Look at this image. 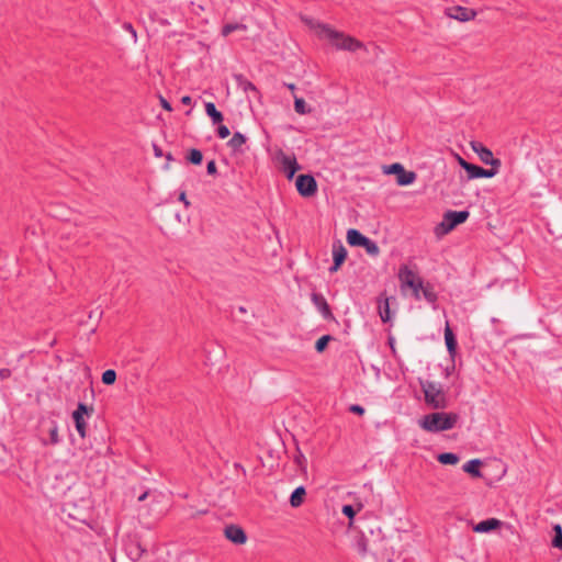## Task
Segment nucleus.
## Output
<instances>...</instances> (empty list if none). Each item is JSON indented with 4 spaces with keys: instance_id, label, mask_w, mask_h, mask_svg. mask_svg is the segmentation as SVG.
<instances>
[{
    "instance_id": "obj_7",
    "label": "nucleus",
    "mask_w": 562,
    "mask_h": 562,
    "mask_svg": "<svg viewBox=\"0 0 562 562\" xmlns=\"http://www.w3.org/2000/svg\"><path fill=\"white\" fill-rule=\"evenodd\" d=\"M297 192L304 196H313L317 192V182L312 175H299L295 180Z\"/></svg>"
},
{
    "instance_id": "obj_22",
    "label": "nucleus",
    "mask_w": 562,
    "mask_h": 562,
    "mask_svg": "<svg viewBox=\"0 0 562 562\" xmlns=\"http://www.w3.org/2000/svg\"><path fill=\"white\" fill-rule=\"evenodd\" d=\"M247 138L244 134L236 132L233 137L227 142V146L233 151H240L241 146L246 143Z\"/></svg>"
},
{
    "instance_id": "obj_40",
    "label": "nucleus",
    "mask_w": 562,
    "mask_h": 562,
    "mask_svg": "<svg viewBox=\"0 0 562 562\" xmlns=\"http://www.w3.org/2000/svg\"><path fill=\"white\" fill-rule=\"evenodd\" d=\"M11 376V370L8 368L0 369V379L5 380Z\"/></svg>"
},
{
    "instance_id": "obj_23",
    "label": "nucleus",
    "mask_w": 562,
    "mask_h": 562,
    "mask_svg": "<svg viewBox=\"0 0 562 562\" xmlns=\"http://www.w3.org/2000/svg\"><path fill=\"white\" fill-rule=\"evenodd\" d=\"M420 291L423 292V296L425 297V300L427 302H429L431 304L436 303L438 296H437V293L435 292L434 286L431 284L423 283V288H420Z\"/></svg>"
},
{
    "instance_id": "obj_20",
    "label": "nucleus",
    "mask_w": 562,
    "mask_h": 562,
    "mask_svg": "<svg viewBox=\"0 0 562 562\" xmlns=\"http://www.w3.org/2000/svg\"><path fill=\"white\" fill-rule=\"evenodd\" d=\"M305 495L306 491L304 486L296 487L290 496V505L294 508L300 507L304 502Z\"/></svg>"
},
{
    "instance_id": "obj_10",
    "label": "nucleus",
    "mask_w": 562,
    "mask_h": 562,
    "mask_svg": "<svg viewBox=\"0 0 562 562\" xmlns=\"http://www.w3.org/2000/svg\"><path fill=\"white\" fill-rule=\"evenodd\" d=\"M278 159L283 167V171L289 180H291L295 172L301 169L295 155H286L282 150L278 154Z\"/></svg>"
},
{
    "instance_id": "obj_46",
    "label": "nucleus",
    "mask_w": 562,
    "mask_h": 562,
    "mask_svg": "<svg viewBox=\"0 0 562 562\" xmlns=\"http://www.w3.org/2000/svg\"><path fill=\"white\" fill-rule=\"evenodd\" d=\"M149 495V491H145L142 495L138 496L139 502H144Z\"/></svg>"
},
{
    "instance_id": "obj_37",
    "label": "nucleus",
    "mask_w": 562,
    "mask_h": 562,
    "mask_svg": "<svg viewBox=\"0 0 562 562\" xmlns=\"http://www.w3.org/2000/svg\"><path fill=\"white\" fill-rule=\"evenodd\" d=\"M231 134L229 128L226 125H218L217 135L220 138H226Z\"/></svg>"
},
{
    "instance_id": "obj_12",
    "label": "nucleus",
    "mask_w": 562,
    "mask_h": 562,
    "mask_svg": "<svg viewBox=\"0 0 562 562\" xmlns=\"http://www.w3.org/2000/svg\"><path fill=\"white\" fill-rule=\"evenodd\" d=\"M447 15L451 19L467 22L473 20L476 16V12L470 8L456 5L447 9Z\"/></svg>"
},
{
    "instance_id": "obj_9",
    "label": "nucleus",
    "mask_w": 562,
    "mask_h": 562,
    "mask_svg": "<svg viewBox=\"0 0 562 562\" xmlns=\"http://www.w3.org/2000/svg\"><path fill=\"white\" fill-rule=\"evenodd\" d=\"M386 173H394L397 176V183L400 186H408L413 183L416 179V173L413 171H406L404 167L398 164H392L389 166V168L385 170Z\"/></svg>"
},
{
    "instance_id": "obj_30",
    "label": "nucleus",
    "mask_w": 562,
    "mask_h": 562,
    "mask_svg": "<svg viewBox=\"0 0 562 562\" xmlns=\"http://www.w3.org/2000/svg\"><path fill=\"white\" fill-rule=\"evenodd\" d=\"M554 537L552 539V546L562 550V527L560 525L553 526Z\"/></svg>"
},
{
    "instance_id": "obj_28",
    "label": "nucleus",
    "mask_w": 562,
    "mask_h": 562,
    "mask_svg": "<svg viewBox=\"0 0 562 562\" xmlns=\"http://www.w3.org/2000/svg\"><path fill=\"white\" fill-rule=\"evenodd\" d=\"M334 340V337L330 335H324L317 339L315 342V350L319 353L324 352L327 348L329 341Z\"/></svg>"
},
{
    "instance_id": "obj_41",
    "label": "nucleus",
    "mask_w": 562,
    "mask_h": 562,
    "mask_svg": "<svg viewBox=\"0 0 562 562\" xmlns=\"http://www.w3.org/2000/svg\"><path fill=\"white\" fill-rule=\"evenodd\" d=\"M160 105L166 110V111H172V106L171 104L162 97H160Z\"/></svg>"
},
{
    "instance_id": "obj_8",
    "label": "nucleus",
    "mask_w": 562,
    "mask_h": 562,
    "mask_svg": "<svg viewBox=\"0 0 562 562\" xmlns=\"http://www.w3.org/2000/svg\"><path fill=\"white\" fill-rule=\"evenodd\" d=\"M471 148L474 153H476L482 162L485 165H490L493 169L498 170L502 166V161L498 158H494L491 149L485 147L480 142H471Z\"/></svg>"
},
{
    "instance_id": "obj_33",
    "label": "nucleus",
    "mask_w": 562,
    "mask_h": 562,
    "mask_svg": "<svg viewBox=\"0 0 562 562\" xmlns=\"http://www.w3.org/2000/svg\"><path fill=\"white\" fill-rule=\"evenodd\" d=\"M379 313H380V317L383 323H386L390 321L391 316H390V306H389L387 300L384 301L383 305L379 306Z\"/></svg>"
},
{
    "instance_id": "obj_13",
    "label": "nucleus",
    "mask_w": 562,
    "mask_h": 562,
    "mask_svg": "<svg viewBox=\"0 0 562 562\" xmlns=\"http://www.w3.org/2000/svg\"><path fill=\"white\" fill-rule=\"evenodd\" d=\"M347 258V250L340 241L333 245V260L334 263L329 268L330 272L337 271Z\"/></svg>"
},
{
    "instance_id": "obj_43",
    "label": "nucleus",
    "mask_w": 562,
    "mask_h": 562,
    "mask_svg": "<svg viewBox=\"0 0 562 562\" xmlns=\"http://www.w3.org/2000/svg\"><path fill=\"white\" fill-rule=\"evenodd\" d=\"M181 103L184 104V105H191L192 103V99L190 95H183L181 98Z\"/></svg>"
},
{
    "instance_id": "obj_39",
    "label": "nucleus",
    "mask_w": 562,
    "mask_h": 562,
    "mask_svg": "<svg viewBox=\"0 0 562 562\" xmlns=\"http://www.w3.org/2000/svg\"><path fill=\"white\" fill-rule=\"evenodd\" d=\"M206 171L209 175L214 176L217 172V167L214 160L207 162Z\"/></svg>"
},
{
    "instance_id": "obj_25",
    "label": "nucleus",
    "mask_w": 562,
    "mask_h": 562,
    "mask_svg": "<svg viewBox=\"0 0 562 562\" xmlns=\"http://www.w3.org/2000/svg\"><path fill=\"white\" fill-rule=\"evenodd\" d=\"M247 25L243 23H227L222 27V35L228 36L234 31H246Z\"/></svg>"
},
{
    "instance_id": "obj_36",
    "label": "nucleus",
    "mask_w": 562,
    "mask_h": 562,
    "mask_svg": "<svg viewBox=\"0 0 562 562\" xmlns=\"http://www.w3.org/2000/svg\"><path fill=\"white\" fill-rule=\"evenodd\" d=\"M49 440L52 445H57L59 442L58 427L56 424H54L49 429Z\"/></svg>"
},
{
    "instance_id": "obj_45",
    "label": "nucleus",
    "mask_w": 562,
    "mask_h": 562,
    "mask_svg": "<svg viewBox=\"0 0 562 562\" xmlns=\"http://www.w3.org/2000/svg\"><path fill=\"white\" fill-rule=\"evenodd\" d=\"M154 153H155L156 157H161L164 155L162 149L160 147H158L157 145H154Z\"/></svg>"
},
{
    "instance_id": "obj_27",
    "label": "nucleus",
    "mask_w": 562,
    "mask_h": 562,
    "mask_svg": "<svg viewBox=\"0 0 562 562\" xmlns=\"http://www.w3.org/2000/svg\"><path fill=\"white\" fill-rule=\"evenodd\" d=\"M187 159L192 165H200L203 160V155L201 150L192 148L189 150Z\"/></svg>"
},
{
    "instance_id": "obj_29",
    "label": "nucleus",
    "mask_w": 562,
    "mask_h": 562,
    "mask_svg": "<svg viewBox=\"0 0 562 562\" xmlns=\"http://www.w3.org/2000/svg\"><path fill=\"white\" fill-rule=\"evenodd\" d=\"M366 251L371 255V256H378L380 254V248L379 246L376 245L375 241L371 240L370 238L367 237V239L364 240V244H362V246Z\"/></svg>"
},
{
    "instance_id": "obj_11",
    "label": "nucleus",
    "mask_w": 562,
    "mask_h": 562,
    "mask_svg": "<svg viewBox=\"0 0 562 562\" xmlns=\"http://www.w3.org/2000/svg\"><path fill=\"white\" fill-rule=\"evenodd\" d=\"M224 536L234 544H245L247 541V535L245 530L238 525H228L224 528Z\"/></svg>"
},
{
    "instance_id": "obj_35",
    "label": "nucleus",
    "mask_w": 562,
    "mask_h": 562,
    "mask_svg": "<svg viewBox=\"0 0 562 562\" xmlns=\"http://www.w3.org/2000/svg\"><path fill=\"white\" fill-rule=\"evenodd\" d=\"M83 417V415L90 416L93 413V407L88 406L85 403H79L77 409L72 414H78Z\"/></svg>"
},
{
    "instance_id": "obj_19",
    "label": "nucleus",
    "mask_w": 562,
    "mask_h": 562,
    "mask_svg": "<svg viewBox=\"0 0 562 562\" xmlns=\"http://www.w3.org/2000/svg\"><path fill=\"white\" fill-rule=\"evenodd\" d=\"M445 341H446L448 352L450 353V356H453L457 351L458 344H457L456 336H454L452 329L449 327V325H447L445 328Z\"/></svg>"
},
{
    "instance_id": "obj_47",
    "label": "nucleus",
    "mask_w": 562,
    "mask_h": 562,
    "mask_svg": "<svg viewBox=\"0 0 562 562\" xmlns=\"http://www.w3.org/2000/svg\"><path fill=\"white\" fill-rule=\"evenodd\" d=\"M284 86L292 92L294 93L296 87L294 83H284Z\"/></svg>"
},
{
    "instance_id": "obj_49",
    "label": "nucleus",
    "mask_w": 562,
    "mask_h": 562,
    "mask_svg": "<svg viewBox=\"0 0 562 562\" xmlns=\"http://www.w3.org/2000/svg\"><path fill=\"white\" fill-rule=\"evenodd\" d=\"M166 158H167V160H168V161L172 160V155H171V153H168V154L166 155Z\"/></svg>"
},
{
    "instance_id": "obj_50",
    "label": "nucleus",
    "mask_w": 562,
    "mask_h": 562,
    "mask_svg": "<svg viewBox=\"0 0 562 562\" xmlns=\"http://www.w3.org/2000/svg\"><path fill=\"white\" fill-rule=\"evenodd\" d=\"M55 341H56V340L54 339V340L49 344V346H50V347H53V346H54V344H55Z\"/></svg>"
},
{
    "instance_id": "obj_21",
    "label": "nucleus",
    "mask_w": 562,
    "mask_h": 562,
    "mask_svg": "<svg viewBox=\"0 0 562 562\" xmlns=\"http://www.w3.org/2000/svg\"><path fill=\"white\" fill-rule=\"evenodd\" d=\"M205 112L211 117L213 124H220L224 120L222 112H220L213 102L205 103Z\"/></svg>"
},
{
    "instance_id": "obj_1",
    "label": "nucleus",
    "mask_w": 562,
    "mask_h": 562,
    "mask_svg": "<svg viewBox=\"0 0 562 562\" xmlns=\"http://www.w3.org/2000/svg\"><path fill=\"white\" fill-rule=\"evenodd\" d=\"M458 420L459 415L456 413L436 412L423 416L418 425L428 432H440L452 429Z\"/></svg>"
},
{
    "instance_id": "obj_2",
    "label": "nucleus",
    "mask_w": 562,
    "mask_h": 562,
    "mask_svg": "<svg viewBox=\"0 0 562 562\" xmlns=\"http://www.w3.org/2000/svg\"><path fill=\"white\" fill-rule=\"evenodd\" d=\"M319 36L327 38L337 49L356 52L363 47V44L357 38L346 35L342 32L333 30L330 26L317 23L315 26Z\"/></svg>"
},
{
    "instance_id": "obj_26",
    "label": "nucleus",
    "mask_w": 562,
    "mask_h": 562,
    "mask_svg": "<svg viewBox=\"0 0 562 562\" xmlns=\"http://www.w3.org/2000/svg\"><path fill=\"white\" fill-rule=\"evenodd\" d=\"M438 461L441 464H457L459 462V457L452 452H443L438 456Z\"/></svg>"
},
{
    "instance_id": "obj_5",
    "label": "nucleus",
    "mask_w": 562,
    "mask_h": 562,
    "mask_svg": "<svg viewBox=\"0 0 562 562\" xmlns=\"http://www.w3.org/2000/svg\"><path fill=\"white\" fill-rule=\"evenodd\" d=\"M469 216V211H447L439 227L442 228L443 233H449L458 225L464 223Z\"/></svg>"
},
{
    "instance_id": "obj_4",
    "label": "nucleus",
    "mask_w": 562,
    "mask_h": 562,
    "mask_svg": "<svg viewBox=\"0 0 562 562\" xmlns=\"http://www.w3.org/2000/svg\"><path fill=\"white\" fill-rule=\"evenodd\" d=\"M398 279L402 286H408L413 290V295L416 300H420V288H423V280L412 271L407 266H403L398 271Z\"/></svg>"
},
{
    "instance_id": "obj_3",
    "label": "nucleus",
    "mask_w": 562,
    "mask_h": 562,
    "mask_svg": "<svg viewBox=\"0 0 562 562\" xmlns=\"http://www.w3.org/2000/svg\"><path fill=\"white\" fill-rule=\"evenodd\" d=\"M425 395V403L432 409H445L448 401L439 383L432 381L420 382Z\"/></svg>"
},
{
    "instance_id": "obj_16",
    "label": "nucleus",
    "mask_w": 562,
    "mask_h": 562,
    "mask_svg": "<svg viewBox=\"0 0 562 562\" xmlns=\"http://www.w3.org/2000/svg\"><path fill=\"white\" fill-rule=\"evenodd\" d=\"M502 521L497 518H488L486 520H482L479 524L473 526V531L477 533H484L493 531L502 526Z\"/></svg>"
},
{
    "instance_id": "obj_34",
    "label": "nucleus",
    "mask_w": 562,
    "mask_h": 562,
    "mask_svg": "<svg viewBox=\"0 0 562 562\" xmlns=\"http://www.w3.org/2000/svg\"><path fill=\"white\" fill-rule=\"evenodd\" d=\"M362 504L357 505V509L352 505H344L342 506V514L347 516L349 519H352L357 512L361 510Z\"/></svg>"
},
{
    "instance_id": "obj_32",
    "label": "nucleus",
    "mask_w": 562,
    "mask_h": 562,
    "mask_svg": "<svg viewBox=\"0 0 562 562\" xmlns=\"http://www.w3.org/2000/svg\"><path fill=\"white\" fill-rule=\"evenodd\" d=\"M101 380L105 385H112L116 381V372L112 369H108L102 373Z\"/></svg>"
},
{
    "instance_id": "obj_31",
    "label": "nucleus",
    "mask_w": 562,
    "mask_h": 562,
    "mask_svg": "<svg viewBox=\"0 0 562 562\" xmlns=\"http://www.w3.org/2000/svg\"><path fill=\"white\" fill-rule=\"evenodd\" d=\"M294 110L299 114H306L311 112V109H307L306 102L302 98H297L294 95Z\"/></svg>"
},
{
    "instance_id": "obj_18",
    "label": "nucleus",
    "mask_w": 562,
    "mask_h": 562,
    "mask_svg": "<svg viewBox=\"0 0 562 562\" xmlns=\"http://www.w3.org/2000/svg\"><path fill=\"white\" fill-rule=\"evenodd\" d=\"M367 239V236L361 234L358 229L350 228L347 232V241L350 246H358L361 247L362 244H364V240Z\"/></svg>"
},
{
    "instance_id": "obj_44",
    "label": "nucleus",
    "mask_w": 562,
    "mask_h": 562,
    "mask_svg": "<svg viewBox=\"0 0 562 562\" xmlns=\"http://www.w3.org/2000/svg\"><path fill=\"white\" fill-rule=\"evenodd\" d=\"M358 547H359V552L361 554H366V552H367V544H366V542L364 541H360L358 543Z\"/></svg>"
},
{
    "instance_id": "obj_6",
    "label": "nucleus",
    "mask_w": 562,
    "mask_h": 562,
    "mask_svg": "<svg viewBox=\"0 0 562 562\" xmlns=\"http://www.w3.org/2000/svg\"><path fill=\"white\" fill-rule=\"evenodd\" d=\"M459 165L467 171L468 179H476V178H492L494 177L498 170L496 169H485L481 166L471 164L464 160L462 157H458Z\"/></svg>"
},
{
    "instance_id": "obj_17",
    "label": "nucleus",
    "mask_w": 562,
    "mask_h": 562,
    "mask_svg": "<svg viewBox=\"0 0 562 562\" xmlns=\"http://www.w3.org/2000/svg\"><path fill=\"white\" fill-rule=\"evenodd\" d=\"M481 465L482 461L480 459H472L464 463L462 469L473 477H482V472L480 471Z\"/></svg>"
},
{
    "instance_id": "obj_15",
    "label": "nucleus",
    "mask_w": 562,
    "mask_h": 562,
    "mask_svg": "<svg viewBox=\"0 0 562 562\" xmlns=\"http://www.w3.org/2000/svg\"><path fill=\"white\" fill-rule=\"evenodd\" d=\"M235 82L239 89H241L245 93L252 92L255 97L259 98L260 92L257 87L249 81L244 75L236 74L234 75Z\"/></svg>"
},
{
    "instance_id": "obj_24",
    "label": "nucleus",
    "mask_w": 562,
    "mask_h": 562,
    "mask_svg": "<svg viewBox=\"0 0 562 562\" xmlns=\"http://www.w3.org/2000/svg\"><path fill=\"white\" fill-rule=\"evenodd\" d=\"M72 418L75 422L76 429L81 438L86 437L87 423L82 416L78 414H72Z\"/></svg>"
},
{
    "instance_id": "obj_14",
    "label": "nucleus",
    "mask_w": 562,
    "mask_h": 562,
    "mask_svg": "<svg viewBox=\"0 0 562 562\" xmlns=\"http://www.w3.org/2000/svg\"><path fill=\"white\" fill-rule=\"evenodd\" d=\"M312 302L316 306V308L319 311L322 316L327 321H334V314L331 313V310L326 301V299L319 294V293H313L312 294Z\"/></svg>"
},
{
    "instance_id": "obj_42",
    "label": "nucleus",
    "mask_w": 562,
    "mask_h": 562,
    "mask_svg": "<svg viewBox=\"0 0 562 562\" xmlns=\"http://www.w3.org/2000/svg\"><path fill=\"white\" fill-rule=\"evenodd\" d=\"M179 200L181 202H183V204L186 205V207H188L190 205V202L187 200V195H186V192H181L180 195H179Z\"/></svg>"
},
{
    "instance_id": "obj_38",
    "label": "nucleus",
    "mask_w": 562,
    "mask_h": 562,
    "mask_svg": "<svg viewBox=\"0 0 562 562\" xmlns=\"http://www.w3.org/2000/svg\"><path fill=\"white\" fill-rule=\"evenodd\" d=\"M349 411H350L351 413L357 414V415H360V416H361V415H363V414H364V412H366V411H364V408H363L361 405H359V404H352V405H350Z\"/></svg>"
},
{
    "instance_id": "obj_48",
    "label": "nucleus",
    "mask_w": 562,
    "mask_h": 562,
    "mask_svg": "<svg viewBox=\"0 0 562 562\" xmlns=\"http://www.w3.org/2000/svg\"><path fill=\"white\" fill-rule=\"evenodd\" d=\"M126 29H127V31H131L134 36H136V32L134 31L132 24H126Z\"/></svg>"
}]
</instances>
